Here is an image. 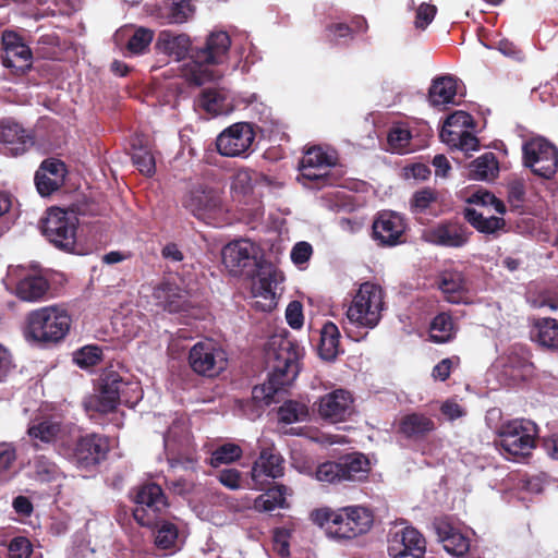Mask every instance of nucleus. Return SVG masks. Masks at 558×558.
I'll list each match as a JSON object with an SVG mask.
<instances>
[{
    "label": "nucleus",
    "mask_w": 558,
    "mask_h": 558,
    "mask_svg": "<svg viewBox=\"0 0 558 558\" xmlns=\"http://www.w3.org/2000/svg\"><path fill=\"white\" fill-rule=\"evenodd\" d=\"M231 39L226 32L211 33L203 47H192L190 36L165 29L159 33L156 49L177 61L190 56L191 61L182 68V76L190 84L201 86L218 80L221 75L210 65L220 64L227 57Z\"/></svg>",
    "instance_id": "nucleus-1"
},
{
    "label": "nucleus",
    "mask_w": 558,
    "mask_h": 558,
    "mask_svg": "<svg viewBox=\"0 0 558 558\" xmlns=\"http://www.w3.org/2000/svg\"><path fill=\"white\" fill-rule=\"evenodd\" d=\"M303 357V349L290 337L289 332L284 335H274L268 341L267 359L269 373L267 380L257 385L252 390L253 399L270 405L275 402V397L284 391L296 379Z\"/></svg>",
    "instance_id": "nucleus-2"
},
{
    "label": "nucleus",
    "mask_w": 558,
    "mask_h": 558,
    "mask_svg": "<svg viewBox=\"0 0 558 558\" xmlns=\"http://www.w3.org/2000/svg\"><path fill=\"white\" fill-rule=\"evenodd\" d=\"M311 520L325 530L330 537L353 539L367 533L374 522L373 512L362 506L339 509L324 507L311 512Z\"/></svg>",
    "instance_id": "nucleus-3"
},
{
    "label": "nucleus",
    "mask_w": 558,
    "mask_h": 558,
    "mask_svg": "<svg viewBox=\"0 0 558 558\" xmlns=\"http://www.w3.org/2000/svg\"><path fill=\"white\" fill-rule=\"evenodd\" d=\"M71 325L72 317L64 306H43L27 314L24 337L39 345H56L66 338Z\"/></svg>",
    "instance_id": "nucleus-4"
},
{
    "label": "nucleus",
    "mask_w": 558,
    "mask_h": 558,
    "mask_svg": "<svg viewBox=\"0 0 558 558\" xmlns=\"http://www.w3.org/2000/svg\"><path fill=\"white\" fill-rule=\"evenodd\" d=\"M110 440L99 433H87L62 442L59 454L82 471L96 470L108 457Z\"/></svg>",
    "instance_id": "nucleus-5"
},
{
    "label": "nucleus",
    "mask_w": 558,
    "mask_h": 558,
    "mask_svg": "<svg viewBox=\"0 0 558 558\" xmlns=\"http://www.w3.org/2000/svg\"><path fill=\"white\" fill-rule=\"evenodd\" d=\"M539 428L537 424L527 418L508 420L500 424L497 435L499 440L496 444L513 461L531 456L536 447Z\"/></svg>",
    "instance_id": "nucleus-6"
},
{
    "label": "nucleus",
    "mask_w": 558,
    "mask_h": 558,
    "mask_svg": "<svg viewBox=\"0 0 558 558\" xmlns=\"http://www.w3.org/2000/svg\"><path fill=\"white\" fill-rule=\"evenodd\" d=\"M130 499L135 504L133 518L141 526H154L158 519L166 517L170 504L162 487L154 482H145L130 490Z\"/></svg>",
    "instance_id": "nucleus-7"
},
{
    "label": "nucleus",
    "mask_w": 558,
    "mask_h": 558,
    "mask_svg": "<svg viewBox=\"0 0 558 558\" xmlns=\"http://www.w3.org/2000/svg\"><path fill=\"white\" fill-rule=\"evenodd\" d=\"M369 472L368 458L361 452H352L341 456L336 461L320 463L315 471V477L323 483L340 484L365 481Z\"/></svg>",
    "instance_id": "nucleus-8"
},
{
    "label": "nucleus",
    "mask_w": 558,
    "mask_h": 558,
    "mask_svg": "<svg viewBox=\"0 0 558 558\" xmlns=\"http://www.w3.org/2000/svg\"><path fill=\"white\" fill-rule=\"evenodd\" d=\"M384 295L379 286L364 282L347 311L349 322L357 327L374 328L381 319Z\"/></svg>",
    "instance_id": "nucleus-9"
},
{
    "label": "nucleus",
    "mask_w": 558,
    "mask_h": 558,
    "mask_svg": "<svg viewBox=\"0 0 558 558\" xmlns=\"http://www.w3.org/2000/svg\"><path fill=\"white\" fill-rule=\"evenodd\" d=\"M78 218L74 211L59 207L47 210L41 221L43 234L57 248L73 252L76 244V230Z\"/></svg>",
    "instance_id": "nucleus-10"
},
{
    "label": "nucleus",
    "mask_w": 558,
    "mask_h": 558,
    "mask_svg": "<svg viewBox=\"0 0 558 558\" xmlns=\"http://www.w3.org/2000/svg\"><path fill=\"white\" fill-rule=\"evenodd\" d=\"M187 362L195 374L206 378L218 377L229 364L226 350L213 339L196 342L189 351Z\"/></svg>",
    "instance_id": "nucleus-11"
},
{
    "label": "nucleus",
    "mask_w": 558,
    "mask_h": 558,
    "mask_svg": "<svg viewBox=\"0 0 558 558\" xmlns=\"http://www.w3.org/2000/svg\"><path fill=\"white\" fill-rule=\"evenodd\" d=\"M523 165L533 174L550 180L558 170V148L544 137H533L522 146Z\"/></svg>",
    "instance_id": "nucleus-12"
},
{
    "label": "nucleus",
    "mask_w": 558,
    "mask_h": 558,
    "mask_svg": "<svg viewBox=\"0 0 558 558\" xmlns=\"http://www.w3.org/2000/svg\"><path fill=\"white\" fill-rule=\"evenodd\" d=\"M70 430V426L58 417L45 415L33 418L28 424L26 434L35 450H44L53 446L59 452L62 442L68 441Z\"/></svg>",
    "instance_id": "nucleus-13"
},
{
    "label": "nucleus",
    "mask_w": 558,
    "mask_h": 558,
    "mask_svg": "<svg viewBox=\"0 0 558 558\" xmlns=\"http://www.w3.org/2000/svg\"><path fill=\"white\" fill-rule=\"evenodd\" d=\"M256 134L250 122H236L225 129L216 138L217 151L223 157L246 158L252 153Z\"/></svg>",
    "instance_id": "nucleus-14"
},
{
    "label": "nucleus",
    "mask_w": 558,
    "mask_h": 558,
    "mask_svg": "<svg viewBox=\"0 0 558 558\" xmlns=\"http://www.w3.org/2000/svg\"><path fill=\"white\" fill-rule=\"evenodd\" d=\"M98 388L104 395L109 393L122 401L128 408H134L143 398V390L138 381L122 376L112 366L102 371L98 379Z\"/></svg>",
    "instance_id": "nucleus-15"
},
{
    "label": "nucleus",
    "mask_w": 558,
    "mask_h": 558,
    "mask_svg": "<svg viewBox=\"0 0 558 558\" xmlns=\"http://www.w3.org/2000/svg\"><path fill=\"white\" fill-rule=\"evenodd\" d=\"M182 204L194 217L206 223H214L223 213L220 195L209 187L191 190Z\"/></svg>",
    "instance_id": "nucleus-16"
},
{
    "label": "nucleus",
    "mask_w": 558,
    "mask_h": 558,
    "mask_svg": "<svg viewBox=\"0 0 558 558\" xmlns=\"http://www.w3.org/2000/svg\"><path fill=\"white\" fill-rule=\"evenodd\" d=\"M352 393L342 388L335 389L322 396L315 403L314 410L324 422L336 424L345 422L354 412Z\"/></svg>",
    "instance_id": "nucleus-17"
},
{
    "label": "nucleus",
    "mask_w": 558,
    "mask_h": 558,
    "mask_svg": "<svg viewBox=\"0 0 558 558\" xmlns=\"http://www.w3.org/2000/svg\"><path fill=\"white\" fill-rule=\"evenodd\" d=\"M157 305L173 314L199 318V308L196 307L186 290L171 282H162L153 293Z\"/></svg>",
    "instance_id": "nucleus-18"
},
{
    "label": "nucleus",
    "mask_w": 558,
    "mask_h": 558,
    "mask_svg": "<svg viewBox=\"0 0 558 558\" xmlns=\"http://www.w3.org/2000/svg\"><path fill=\"white\" fill-rule=\"evenodd\" d=\"M472 231L458 220H444L427 229L424 233L426 242L447 248H461L465 246Z\"/></svg>",
    "instance_id": "nucleus-19"
},
{
    "label": "nucleus",
    "mask_w": 558,
    "mask_h": 558,
    "mask_svg": "<svg viewBox=\"0 0 558 558\" xmlns=\"http://www.w3.org/2000/svg\"><path fill=\"white\" fill-rule=\"evenodd\" d=\"M1 41L3 49L1 59L5 68L21 74L32 68L33 52L19 34L13 31H5L2 34Z\"/></svg>",
    "instance_id": "nucleus-20"
},
{
    "label": "nucleus",
    "mask_w": 558,
    "mask_h": 558,
    "mask_svg": "<svg viewBox=\"0 0 558 558\" xmlns=\"http://www.w3.org/2000/svg\"><path fill=\"white\" fill-rule=\"evenodd\" d=\"M425 549L424 536L413 526L396 531L388 539V553L392 558H423Z\"/></svg>",
    "instance_id": "nucleus-21"
},
{
    "label": "nucleus",
    "mask_w": 558,
    "mask_h": 558,
    "mask_svg": "<svg viewBox=\"0 0 558 558\" xmlns=\"http://www.w3.org/2000/svg\"><path fill=\"white\" fill-rule=\"evenodd\" d=\"M407 223L404 218L395 211H381L373 222V239L380 246H396L404 242Z\"/></svg>",
    "instance_id": "nucleus-22"
},
{
    "label": "nucleus",
    "mask_w": 558,
    "mask_h": 558,
    "mask_svg": "<svg viewBox=\"0 0 558 558\" xmlns=\"http://www.w3.org/2000/svg\"><path fill=\"white\" fill-rule=\"evenodd\" d=\"M225 266L233 274L252 276L257 266L253 255V244L246 240H236L227 244L221 252Z\"/></svg>",
    "instance_id": "nucleus-23"
},
{
    "label": "nucleus",
    "mask_w": 558,
    "mask_h": 558,
    "mask_svg": "<svg viewBox=\"0 0 558 558\" xmlns=\"http://www.w3.org/2000/svg\"><path fill=\"white\" fill-rule=\"evenodd\" d=\"M163 445L170 461L182 462L191 453V434L181 421H173L163 435Z\"/></svg>",
    "instance_id": "nucleus-24"
},
{
    "label": "nucleus",
    "mask_w": 558,
    "mask_h": 558,
    "mask_svg": "<svg viewBox=\"0 0 558 558\" xmlns=\"http://www.w3.org/2000/svg\"><path fill=\"white\" fill-rule=\"evenodd\" d=\"M434 529L444 549L452 556H463L469 551L470 541L447 518L435 519Z\"/></svg>",
    "instance_id": "nucleus-25"
},
{
    "label": "nucleus",
    "mask_w": 558,
    "mask_h": 558,
    "mask_svg": "<svg viewBox=\"0 0 558 558\" xmlns=\"http://www.w3.org/2000/svg\"><path fill=\"white\" fill-rule=\"evenodd\" d=\"M438 289L447 302L460 304L466 298L469 291L468 280L464 274L457 269H445L436 279Z\"/></svg>",
    "instance_id": "nucleus-26"
},
{
    "label": "nucleus",
    "mask_w": 558,
    "mask_h": 558,
    "mask_svg": "<svg viewBox=\"0 0 558 558\" xmlns=\"http://www.w3.org/2000/svg\"><path fill=\"white\" fill-rule=\"evenodd\" d=\"M50 281L41 272L27 274L15 287L16 296L26 302H40L50 294Z\"/></svg>",
    "instance_id": "nucleus-27"
},
{
    "label": "nucleus",
    "mask_w": 558,
    "mask_h": 558,
    "mask_svg": "<svg viewBox=\"0 0 558 558\" xmlns=\"http://www.w3.org/2000/svg\"><path fill=\"white\" fill-rule=\"evenodd\" d=\"M283 458L275 448L262 449L258 459L252 468V480L257 484L262 478H278L283 475Z\"/></svg>",
    "instance_id": "nucleus-28"
},
{
    "label": "nucleus",
    "mask_w": 558,
    "mask_h": 558,
    "mask_svg": "<svg viewBox=\"0 0 558 558\" xmlns=\"http://www.w3.org/2000/svg\"><path fill=\"white\" fill-rule=\"evenodd\" d=\"M435 428V422L429 416L413 412L400 418L397 433L410 440H421L434 432Z\"/></svg>",
    "instance_id": "nucleus-29"
},
{
    "label": "nucleus",
    "mask_w": 558,
    "mask_h": 558,
    "mask_svg": "<svg viewBox=\"0 0 558 558\" xmlns=\"http://www.w3.org/2000/svg\"><path fill=\"white\" fill-rule=\"evenodd\" d=\"M0 143L11 145L14 155H21L34 145V138L17 122L11 119L0 121Z\"/></svg>",
    "instance_id": "nucleus-30"
},
{
    "label": "nucleus",
    "mask_w": 558,
    "mask_h": 558,
    "mask_svg": "<svg viewBox=\"0 0 558 558\" xmlns=\"http://www.w3.org/2000/svg\"><path fill=\"white\" fill-rule=\"evenodd\" d=\"M122 401L110 396L109 393L104 395L100 388H96L94 393L88 395L83 400V408L87 416L92 421H97L100 417L114 413Z\"/></svg>",
    "instance_id": "nucleus-31"
},
{
    "label": "nucleus",
    "mask_w": 558,
    "mask_h": 558,
    "mask_svg": "<svg viewBox=\"0 0 558 558\" xmlns=\"http://www.w3.org/2000/svg\"><path fill=\"white\" fill-rule=\"evenodd\" d=\"M340 331L338 326L328 320L319 331L318 355L328 362L335 361L343 352L340 348Z\"/></svg>",
    "instance_id": "nucleus-32"
},
{
    "label": "nucleus",
    "mask_w": 558,
    "mask_h": 558,
    "mask_svg": "<svg viewBox=\"0 0 558 558\" xmlns=\"http://www.w3.org/2000/svg\"><path fill=\"white\" fill-rule=\"evenodd\" d=\"M457 95V80L446 74L436 76L428 89V101L432 106L453 104Z\"/></svg>",
    "instance_id": "nucleus-33"
},
{
    "label": "nucleus",
    "mask_w": 558,
    "mask_h": 558,
    "mask_svg": "<svg viewBox=\"0 0 558 558\" xmlns=\"http://www.w3.org/2000/svg\"><path fill=\"white\" fill-rule=\"evenodd\" d=\"M463 217L475 230L485 234H493L499 230H502L506 226V221L501 217H484L482 213H478L472 207H465L463 209Z\"/></svg>",
    "instance_id": "nucleus-34"
},
{
    "label": "nucleus",
    "mask_w": 558,
    "mask_h": 558,
    "mask_svg": "<svg viewBox=\"0 0 558 558\" xmlns=\"http://www.w3.org/2000/svg\"><path fill=\"white\" fill-rule=\"evenodd\" d=\"M456 337L454 323L449 313L437 314L429 325V340L434 343H447Z\"/></svg>",
    "instance_id": "nucleus-35"
},
{
    "label": "nucleus",
    "mask_w": 558,
    "mask_h": 558,
    "mask_svg": "<svg viewBox=\"0 0 558 558\" xmlns=\"http://www.w3.org/2000/svg\"><path fill=\"white\" fill-rule=\"evenodd\" d=\"M535 339L539 345L558 352V320L551 317L539 318L535 322Z\"/></svg>",
    "instance_id": "nucleus-36"
},
{
    "label": "nucleus",
    "mask_w": 558,
    "mask_h": 558,
    "mask_svg": "<svg viewBox=\"0 0 558 558\" xmlns=\"http://www.w3.org/2000/svg\"><path fill=\"white\" fill-rule=\"evenodd\" d=\"M287 490L286 485L275 484L255 498L254 509L257 511H271L275 508H286L288 506L286 500Z\"/></svg>",
    "instance_id": "nucleus-37"
},
{
    "label": "nucleus",
    "mask_w": 558,
    "mask_h": 558,
    "mask_svg": "<svg viewBox=\"0 0 558 558\" xmlns=\"http://www.w3.org/2000/svg\"><path fill=\"white\" fill-rule=\"evenodd\" d=\"M155 530V545L158 549L174 550L179 536L178 526L166 520V517L158 519V523L149 526Z\"/></svg>",
    "instance_id": "nucleus-38"
},
{
    "label": "nucleus",
    "mask_w": 558,
    "mask_h": 558,
    "mask_svg": "<svg viewBox=\"0 0 558 558\" xmlns=\"http://www.w3.org/2000/svg\"><path fill=\"white\" fill-rule=\"evenodd\" d=\"M17 447L12 441H0V485L9 483L15 474Z\"/></svg>",
    "instance_id": "nucleus-39"
},
{
    "label": "nucleus",
    "mask_w": 558,
    "mask_h": 558,
    "mask_svg": "<svg viewBox=\"0 0 558 558\" xmlns=\"http://www.w3.org/2000/svg\"><path fill=\"white\" fill-rule=\"evenodd\" d=\"M440 137L448 145L465 153L480 148L478 138L469 131L457 132L442 128Z\"/></svg>",
    "instance_id": "nucleus-40"
},
{
    "label": "nucleus",
    "mask_w": 558,
    "mask_h": 558,
    "mask_svg": "<svg viewBox=\"0 0 558 558\" xmlns=\"http://www.w3.org/2000/svg\"><path fill=\"white\" fill-rule=\"evenodd\" d=\"M279 422L284 424H292L298 422H304L310 416L308 407L296 400H286L278 408Z\"/></svg>",
    "instance_id": "nucleus-41"
},
{
    "label": "nucleus",
    "mask_w": 558,
    "mask_h": 558,
    "mask_svg": "<svg viewBox=\"0 0 558 558\" xmlns=\"http://www.w3.org/2000/svg\"><path fill=\"white\" fill-rule=\"evenodd\" d=\"M507 202L513 211L521 213L526 198L525 181L522 178H514L506 184Z\"/></svg>",
    "instance_id": "nucleus-42"
},
{
    "label": "nucleus",
    "mask_w": 558,
    "mask_h": 558,
    "mask_svg": "<svg viewBox=\"0 0 558 558\" xmlns=\"http://www.w3.org/2000/svg\"><path fill=\"white\" fill-rule=\"evenodd\" d=\"M242 448L233 442H227L217 447L210 456L209 464L218 468L221 464H230L242 457Z\"/></svg>",
    "instance_id": "nucleus-43"
},
{
    "label": "nucleus",
    "mask_w": 558,
    "mask_h": 558,
    "mask_svg": "<svg viewBox=\"0 0 558 558\" xmlns=\"http://www.w3.org/2000/svg\"><path fill=\"white\" fill-rule=\"evenodd\" d=\"M532 354L523 345L512 347L509 354L507 355L506 366L512 369H518L522 374L530 373L534 367L531 362Z\"/></svg>",
    "instance_id": "nucleus-44"
},
{
    "label": "nucleus",
    "mask_w": 558,
    "mask_h": 558,
    "mask_svg": "<svg viewBox=\"0 0 558 558\" xmlns=\"http://www.w3.org/2000/svg\"><path fill=\"white\" fill-rule=\"evenodd\" d=\"M132 161L142 174L146 177H153L155 174L156 161L151 151L147 147L133 146Z\"/></svg>",
    "instance_id": "nucleus-45"
},
{
    "label": "nucleus",
    "mask_w": 558,
    "mask_h": 558,
    "mask_svg": "<svg viewBox=\"0 0 558 558\" xmlns=\"http://www.w3.org/2000/svg\"><path fill=\"white\" fill-rule=\"evenodd\" d=\"M333 163L332 157L318 146L308 148L300 161V166L317 167V170H325Z\"/></svg>",
    "instance_id": "nucleus-46"
},
{
    "label": "nucleus",
    "mask_w": 558,
    "mask_h": 558,
    "mask_svg": "<svg viewBox=\"0 0 558 558\" xmlns=\"http://www.w3.org/2000/svg\"><path fill=\"white\" fill-rule=\"evenodd\" d=\"M301 174L304 179L315 183V187L322 189L325 186L337 185L338 178L325 170H317V167H302L299 166Z\"/></svg>",
    "instance_id": "nucleus-47"
},
{
    "label": "nucleus",
    "mask_w": 558,
    "mask_h": 558,
    "mask_svg": "<svg viewBox=\"0 0 558 558\" xmlns=\"http://www.w3.org/2000/svg\"><path fill=\"white\" fill-rule=\"evenodd\" d=\"M153 31L145 27H140L129 38L125 48L131 54H142L147 50L150 43L153 41Z\"/></svg>",
    "instance_id": "nucleus-48"
},
{
    "label": "nucleus",
    "mask_w": 558,
    "mask_h": 558,
    "mask_svg": "<svg viewBox=\"0 0 558 558\" xmlns=\"http://www.w3.org/2000/svg\"><path fill=\"white\" fill-rule=\"evenodd\" d=\"M102 355V350L98 345H85L74 353V362L81 368H89L98 365Z\"/></svg>",
    "instance_id": "nucleus-49"
},
{
    "label": "nucleus",
    "mask_w": 558,
    "mask_h": 558,
    "mask_svg": "<svg viewBox=\"0 0 558 558\" xmlns=\"http://www.w3.org/2000/svg\"><path fill=\"white\" fill-rule=\"evenodd\" d=\"M411 133L408 129L393 128L388 133V145L391 150L398 154L411 151Z\"/></svg>",
    "instance_id": "nucleus-50"
},
{
    "label": "nucleus",
    "mask_w": 558,
    "mask_h": 558,
    "mask_svg": "<svg viewBox=\"0 0 558 558\" xmlns=\"http://www.w3.org/2000/svg\"><path fill=\"white\" fill-rule=\"evenodd\" d=\"M34 469L37 477L43 482L54 481L60 474V469L57 463L46 456L35 458Z\"/></svg>",
    "instance_id": "nucleus-51"
},
{
    "label": "nucleus",
    "mask_w": 558,
    "mask_h": 558,
    "mask_svg": "<svg viewBox=\"0 0 558 558\" xmlns=\"http://www.w3.org/2000/svg\"><path fill=\"white\" fill-rule=\"evenodd\" d=\"M60 38L57 34L41 35L37 41L36 53L44 59H57L59 56Z\"/></svg>",
    "instance_id": "nucleus-52"
},
{
    "label": "nucleus",
    "mask_w": 558,
    "mask_h": 558,
    "mask_svg": "<svg viewBox=\"0 0 558 558\" xmlns=\"http://www.w3.org/2000/svg\"><path fill=\"white\" fill-rule=\"evenodd\" d=\"M437 201V193L430 187H424L416 191L411 201V210L415 214L425 213L429 206Z\"/></svg>",
    "instance_id": "nucleus-53"
},
{
    "label": "nucleus",
    "mask_w": 558,
    "mask_h": 558,
    "mask_svg": "<svg viewBox=\"0 0 558 558\" xmlns=\"http://www.w3.org/2000/svg\"><path fill=\"white\" fill-rule=\"evenodd\" d=\"M274 283H276V271L258 275V280L254 282L252 289L253 298H276Z\"/></svg>",
    "instance_id": "nucleus-54"
},
{
    "label": "nucleus",
    "mask_w": 558,
    "mask_h": 558,
    "mask_svg": "<svg viewBox=\"0 0 558 558\" xmlns=\"http://www.w3.org/2000/svg\"><path fill=\"white\" fill-rule=\"evenodd\" d=\"M472 168V171L480 179L486 180L494 175V171L497 170V162L495 160L494 154L487 153L478 157L473 161Z\"/></svg>",
    "instance_id": "nucleus-55"
},
{
    "label": "nucleus",
    "mask_w": 558,
    "mask_h": 558,
    "mask_svg": "<svg viewBox=\"0 0 558 558\" xmlns=\"http://www.w3.org/2000/svg\"><path fill=\"white\" fill-rule=\"evenodd\" d=\"M33 545L25 536L13 537L8 544V558H29Z\"/></svg>",
    "instance_id": "nucleus-56"
},
{
    "label": "nucleus",
    "mask_w": 558,
    "mask_h": 558,
    "mask_svg": "<svg viewBox=\"0 0 558 558\" xmlns=\"http://www.w3.org/2000/svg\"><path fill=\"white\" fill-rule=\"evenodd\" d=\"M15 368L12 352L0 343V384L5 383L14 374Z\"/></svg>",
    "instance_id": "nucleus-57"
},
{
    "label": "nucleus",
    "mask_w": 558,
    "mask_h": 558,
    "mask_svg": "<svg viewBox=\"0 0 558 558\" xmlns=\"http://www.w3.org/2000/svg\"><path fill=\"white\" fill-rule=\"evenodd\" d=\"M223 97L216 89L207 88L202 92L201 105L207 112L219 113Z\"/></svg>",
    "instance_id": "nucleus-58"
},
{
    "label": "nucleus",
    "mask_w": 558,
    "mask_h": 558,
    "mask_svg": "<svg viewBox=\"0 0 558 558\" xmlns=\"http://www.w3.org/2000/svg\"><path fill=\"white\" fill-rule=\"evenodd\" d=\"M325 35L328 41L337 45L340 39L352 38V28L345 23H331L325 27Z\"/></svg>",
    "instance_id": "nucleus-59"
},
{
    "label": "nucleus",
    "mask_w": 558,
    "mask_h": 558,
    "mask_svg": "<svg viewBox=\"0 0 558 558\" xmlns=\"http://www.w3.org/2000/svg\"><path fill=\"white\" fill-rule=\"evenodd\" d=\"M286 319L292 329H301L304 324L303 305L300 301H291L286 308Z\"/></svg>",
    "instance_id": "nucleus-60"
},
{
    "label": "nucleus",
    "mask_w": 558,
    "mask_h": 558,
    "mask_svg": "<svg viewBox=\"0 0 558 558\" xmlns=\"http://www.w3.org/2000/svg\"><path fill=\"white\" fill-rule=\"evenodd\" d=\"M192 13V5L189 0H172L170 8L171 21L182 24L187 21Z\"/></svg>",
    "instance_id": "nucleus-61"
},
{
    "label": "nucleus",
    "mask_w": 558,
    "mask_h": 558,
    "mask_svg": "<svg viewBox=\"0 0 558 558\" xmlns=\"http://www.w3.org/2000/svg\"><path fill=\"white\" fill-rule=\"evenodd\" d=\"M35 184L41 196H49L59 189L60 181L58 179H51L46 173L38 170L35 174Z\"/></svg>",
    "instance_id": "nucleus-62"
},
{
    "label": "nucleus",
    "mask_w": 558,
    "mask_h": 558,
    "mask_svg": "<svg viewBox=\"0 0 558 558\" xmlns=\"http://www.w3.org/2000/svg\"><path fill=\"white\" fill-rule=\"evenodd\" d=\"M437 13V8L430 3H422L417 10L415 15V27L425 29L428 24H430Z\"/></svg>",
    "instance_id": "nucleus-63"
},
{
    "label": "nucleus",
    "mask_w": 558,
    "mask_h": 558,
    "mask_svg": "<svg viewBox=\"0 0 558 558\" xmlns=\"http://www.w3.org/2000/svg\"><path fill=\"white\" fill-rule=\"evenodd\" d=\"M218 480L227 488L238 489L241 487V473L236 469L221 470Z\"/></svg>",
    "instance_id": "nucleus-64"
}]
</instances>
